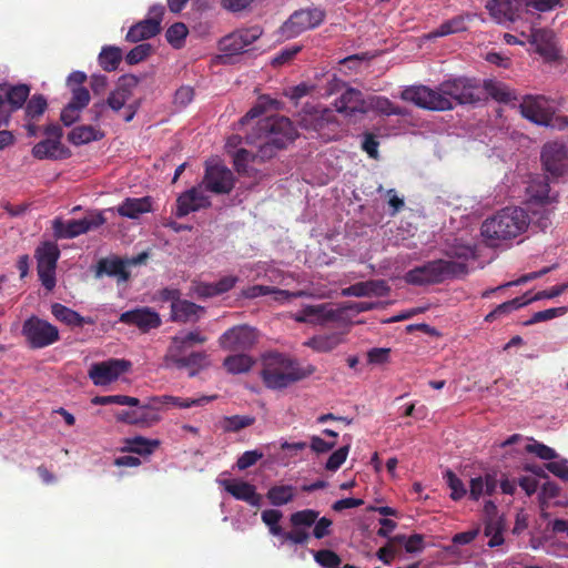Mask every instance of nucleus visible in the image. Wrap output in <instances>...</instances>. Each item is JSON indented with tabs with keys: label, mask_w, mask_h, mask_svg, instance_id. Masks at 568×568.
<instances>
[{
	"label": "nucleus",
	"mask_w": 568,
	"mask_h": 568,
	"mask_svg": "<svg viewBox=\"0 0 568 568\" xmlns=\"http://www.w3.org/2000/svg\"><path fill=\"white\" fill-rule=\"evenodd\" d=\"M51 313L58 321L72 327H82L84 324L94 323L91 317H83L61 303H53L51 305Z\"/></svg>",
	"instance_id": "obj_30"
},
{
	"label": "nucleus",
	"mask_w": 568,
	"mask_h": 568,
	"mask_svg": "<svg viewBox=\"0 0 568 568\" xmlns=\"http://www.w3.org/2000/svg\"><path fill=\"white\" fill-rule=\"evenodd\" d=\"M210 205L211 201L202 189V185L194 186L178 197L175 214L178 217H183L191 212L209 207Z\"/></svg>",
	"instance_id": "obj_20"
},
{
	"label": "nucleus",
	"mask_w": 568,
	"mask_h": 568,
	"mask_svg": "<svg viewBox=\"0 0 568 568\" xmlns=\"http://www.w3.org/2000/svg\"><path fill=\"white\" fill-rule=\"evenodd\" d=\"M122 61V51L114 45H105L99 54V63L104 71L111 72L118 69Z\"/></svg>",
	"instance_id": "obj_41"
},
{
	"label": "nucleus",
	"mask_w": 568,
	"mask_h": 568,
	"mask_svg": "<svg viewBox=\"0 0 568 568\" xmlns=\"http://www.w3.org/2000/svg\"><path fill=\"white\" fill-rule=\"evenodd\" d=\"M263 457V453L257 449L244 452L236 462L240 470H245L255 465Z\"/></svg>",
	"instance_id": "obj_60"
},
{
	"label": "nucleus",
	"mask_w": 568,
	"mask_h": 568,
	"mask_svg": "<svg viewBox=\"0 0 568 568\" xmlns=\"http://www.w3.org/2000/svg\"><path fill=\"white\" fill-rule=\"evenodd\" d=\"M104 133L92 125H79L68 134V141L73 145H83L103 139Z\"/></svg>",
	"instance_id": "obj_33"
},
{
	"label": "nucleus",
	"mask_w": 568,
	"mask_h": 568,
	"mask_svg": "<svg viewBox=\"0 0 568 568\" xmlns=\"http://www.w3.org/2000/svg\"><path fill=\"white\" fill-rule=\"evenodd\" d=\"M38 275L45 290L52 291L55 286V268L60 251H37Z\"/></svg>",
	"instance_id": "obj_22"
},
{
	"label": "nucleus",
	"mask_w": 568,
	"mask_h": 568,
	"mask_svg": "<svg viewBox=\"0 0 568 568\" xmlns=\"http://www.w3.org/2000/svg\"><path fill=\"white\" fill-rule=\"evenodd\" d=\"M568 312L567 306H560V307H552L547 308L544 311L536 312L528 321H526L524 324L526 326L534 325L540 322L550 321L555 317H559L565 315Z\"/></svg>",
	"instance_id": "obj_51"
},
{
	"label": "nucleus",
	"mask_w": 568,
	"mask_h": 568,
	"mask_svg": "<svg viewBox=\"0 0 568 568\" xmlns=\"http://www.w3.org/2000/svg\"><path fill=\"white\" fill-rule=\"evenodd\" d=\"M325 17V12L320 8H306L293 12L290 18L280 28V33L284 39H293L306 30L318 27Z\"/></svg>",
	"instance_id": "obj_10"
},
{
	"label": "nucleus",
	"mask_w": 568,
	"mask_h": 568,
	"mask_svg": "<svg viewBox=\"0 0 568 568\" xmlns=\"http://www.w3.org/2000/svg\"><path fill=\"white\" fill-rule=\"evenodd\" d=\"M72 97L69 104L83 110L90 102V93L84 87H75L71 90Z\"/></svg>",
	"instance_id": "obj_62"
},
{
	"label": "nucleus",
	"mask_w": 568,
	"mask_h": 568,
	"mask_svg": "<svg viewBox=\"0 0 568 568\" xmlns=\"http://www.w3.org/2000/svg\"><path fill=\"white\" fill-rule=\"evenodd\" d=\"M467 273L468 266L465 261L439 258L409 270L405 273L404 280L409 285L424 286L439 284Z\"/></svg>",
	"instance_id": "obj_5"
},
{
	"label": "nucleus",
	"mask_w": 568,
	"mask_h": 568,
	"mask_svg": "<svg viewBox=\"0 0 568 568\" xmlns=\"http://www.w3.org/2000/svg\"><path fill=\"white\" fill-rule=\"evenodd\" d=\"M160 445L159 440H150L142 436H135L125 440L123 450L139 455H150Z\"/></svg>",
	"instance_id": "obj_42"
},
{
	"label": "nucleus",
	"mask_w": 568,
	"mask_h": 568,
	"mask_svg": "<svg viewBox=\"0 0 568 568\" xmlns=\"http://www.w3.org/2000/svg\"><path fill=\"white\" fill-rule=\"evenodd\" d=\"M343 310L333 308L329 303L307 305L296 315V321L323 325L342 318Z\"/></svg>",
	"instance_id": "obj_18"
},
{
	"label": "nucleus",
	"mask_w": 568,
	"mask_h": 568,
	"mask_svg": "<svg viewBox=\"0 0 568 568\" xmlns=\"http://www.w3.org/2000/svg\"><path fill=\"white\" fill-rule=\"evenodd\" d=\"M473 18L471 14H460L443 22L437 29L429 32L426 39L432 40L439 37H446L453 33L462 32L467 29V22Z\"/></svg>",
	"instance_id": "obj_31"
},
{
	"label": "nucleus",
	"mask_w": 568,
	"mask_h": 568,
	"mask_svg": "<svg viewBox=\"0 0 568 568\" xmlns=\"http://www.w3.org/2000/svg\"><path fill=\"white\" fill-rule=\"evenodd\" d=\"M234 175L224 165H207L202 184L206 191L215 194H229L234 187Z\"/></svg>",
	"instance_id": "obj_16"
},
{
	"label": "nucleus",
	"mask_w": 568,
	"mask_h": 568,
	"mask_svg": "<svg viewBox=\"0 0 568 568\" xmlns=\"http://www.w3.org/2000/svg\"><path fill=\"white\" fill-rule=\"evenodd\" d=\"M262 34L263 29L260 26L237 29L220 40V51L224 57L241 54L246 51V48L258 40Z\"/></svg>",
	"instance_id": "obj_12"
},
{
	"label": "nucleus",
	"mask_w": 568,
	"mask_h": 568,
	"mask_svg": "<svg viewBox=\"0 0 568 568\" xmlns=\"http://www.w3.org/2000/svg\"><path fill=\"white\" fill-rule=\"evenodd\" d=\"M182 353L176 348H169L164 356L165 366L178 369L186 368L190 377L196 376L200 371L209 366V358L205 352H192L187 356H183Z\"/></svg>",
	"instance_id": "obj_15"
},
{
	"label": "nucleus",
	"mask_w": 568,
	"mask_h": 568,
	"mask_svg": "<svg viewBox=\"0 0 568 568\" xmlns=\"http://www.w3.org/2000/svg\"><path fill=\"white\" fill-rule=\"evenodd\" d=\"M30 88L26 84L0 85V116H8L27 101Z\"/></svg>",
	"instance_id": "obj_19"
},
{
	"label": "nucleus",
	"mask_w": 568,
	"mask_h": 568,
	"mask_svg": "<svg viewBox=\"0 0 568 568\" xmlns=\"http://www.w3.org/2000/svg\"><path fill=\"white\" fill-rule=\"evenodd\" d=\"M32 155L38 160H64L71 156V151L57 139H44L32 148Z\"/></svg>",
	"instance_id": "obj_27"
},
{
	"label": "nucleus",
	"mask_w": 568,
	"mask_h": 568,
	"mask_svg": "<svg viewBox=\"0 0 568 568\" xmlns=\"http://www.w3.org/2000/svg\"><path fill=\"white\" fill-rule=\"evenodd\" d=\"M262 521L268 527L270 532L273 536L281 537L283 528L278 525V521L283 517L282 511L277 509H266L262 511Z\"/></svg>",
	"instance_id": "obj_50"
},
{
	"label": "nucleus",
	"mask_w": 568,
	"mask_h": 568,
	"mask_svg": "<svg viewBox=\"0 0 568 568\" xmlns=\"http://www.w3.org/2000/svg\"><path fill=\"white\" fill-rule=\"evenodd\" d=\"M120 322L128 325H134L143 332H148L151 328H156L161 325L160 315L149 307L126 311L121 314Z\"/></svg>",
	"instance_id": "obj_23"
},
{
	"label": "nucleus",
	"mask_w": 568,
	"mask_h": 568,
	"mask_svg": "<svg viewBox=\"0 0 568 568\" xmlns=\"http://www.w3.org/2000/svg\"><path fill=\"white\" fill-rule=\"evenodd\" d=\"M540 160L545 172L554 179L568 173V146L562 142H547L541 149Z\"/></svg>",
	"instance_id": "obj_11"
},
{
	"label": "nucleus",
	"mask_w": 568,
	"mask_h": 568,
	"mask_svg": "<svg viewBox=\"0 0 568 568\" xmlns=\"http://www.w3.org/2000/svg\"><path fill=\"white\" fill-rule=\"evenodd\" d=\"M521 36L527 38V41L535 47L536 52L541 57L546 59H554L557 57L552 31L531 28L529 34L521 32Z\"/></svg>",
	"instance_id": "obj_25"
},
{
	"label": "nucleus",
	"mask_w": 568,
	"mask_h": 568,
	"mask_svg": "<svg viewBox=\"0 0 568 568\" xmlns=\"http://www.w3.org/2000/svg\"><path fill=\"white\" fill-rule=\"evenodd\" d=\"M217 396H201L199 398H184L171 395L154 396L151 397V402L154 403L158 408L161 405H172L179 408H191L196 406H204L207 403L214 400Z\"/></svg>",
	"instance_id": "obj_29"
},
{
	"label": "nucleus",
	"mask_w": 568,
	"mask_h": 568,
	"mask_svg": "<svg viewBox=\"0 0 568 568\" xmlns=\"http://www.w3.org/2000/svg\"><path fill=\"white\" fill-rule=\"evenodd\" d=\"M253 364V358L246 354L230 355L223 362V366L231 374L246 373Z\"/></svg>",
	"instance_id": "obj_43"
},
{
	"label": "nucleus",
	"mask_w": 568,
	"mask_h": 568,
	"mask_svg": "<svg viewBox=\"0 0 568 568\" xmlns=\"http://www.w3.org/2000/svg\"><path fill=\"white\" fill-rule=\"evenodd\" d=\"M139 84V78L133 74H124L119 78L115 89L128 95L129 98L132 97L133 90Z\"/></svg>",
	"instance_id": "obj_61"
},
{
	"label": "nucleus",
	"mask_w": 568,
	"mask_h": 568,
	"mask_svg": "<svg viewBox=\"0 0 568 568\" xmlns=\"http://www.w3.org/2000/svg\"><path fill=\"white\" fill-rule=\"evenodd\" d=\"M320 513L314 509H303L293 513L290 516V523L293 528H308L312 527L317 520Z\"/></svg>",
	"instance_id": "obj_47"
},
{
	"label": "nucleus",
	"mask_w": 568,
	"mask_h": 568,
	"mask_svg": "<svg viewBox=\"0 0 568 568\" xmlns=\"http://www.w3.org/2000/svg\"><path fill=\"white\" fill-rule=\"evenodd\" d=\"M519 109L524 118L538 125L557 130L568 128V119L557 115L555 102L544 95H526Z\"/></svg>",
	"instance_id": "obj_6"
},
{
	"label": "nucleus",
	"mask_w": 568,
	"mask_h": 568,
	"mask_svg": "<svg viewBox=\"0 0 568 568\" xmlns=\"http://www.w3.org/2000/svg\"><path fill=\"white\" fill-rule=\"evenodd\" d=\"M521 0H491L486 8L497 23L508 24L521 18Z\"/></svg>",
	"instance_id": "obj_21"
},
{
	"label": "nucleus",
	"mask_w": 568,
	"mask_h": 568,
	"mask_svg": "<svg viewBox=\"0 0 568 568\" xmlns=\"http://www.w3.org/2000/svg\"><path fill=\"white\" fill-rule=\"evenodd\" d=\"M480 88L476 80L459 77L443 81L436 89L426 85L405 88L400 99L432 111H448L456 104H470L480 100Z\"/></svg>",
	"instance_id": "obj_1"
},
{
	"label": "nucleus",
	"mask_w": 568,
	"mask_h": 568,
	"mask_svg": "<svg viewBox=\"0 0 568 568\" xmlns=\"http://www.w3.org/2000/svg\"><path fill=\"white\" fill-rule=\"evenodd\" d=\"M105 213H114V209L109 207L103 211L91 210L82 219H78L79 229L82 234L98 230L106 223Z\"/></svg>",
	"instance_id": "obj_35"
},
{
	"label": "nucleus",
	"mask_w": 568,
	"mask_h": 568,
	"mask_svg": "<svg viewBox=\"0 0 568 568\" xmlns=\"http://www.w3.org/2000/svg\"><path fill=\"white\" fill-rule=\"evenodd\" d=\"M266 498L273 506H284L294 500L295 487H293L292 485L272 486L266 493Z\"/></svg>",
	"instance_id": "obj_38"
},
{
	"label": "nucleus",
	"mask_w": 568,
	"mask_h": 568,
	"mask_svg": "<svg viewBox=\"0 0 568 568\" xmlns=\"http://www.w3.org/2000/svg\"><path fill=\"white\" fill-rule=\"evenodd\" d=\"M222 485L235 499L245 501L253 507L261 505L262 496L256 491L254 485L236 479H225Z\"/></svg>",
	"instance_id": "obj_26"
},
{
	"label": "nucleus",
	"mask_w": 568,
	"mask_h": 568,
	"mask_svg": "<svg viewBox=\"0 0 568 568\" xmlns=\"http://www.w3.org/2000/svg\"><path fill=\"white\" fill-rule=\"evenodd\" d=\"M297 136V131L291 120L285 116H267L256 122L246 140L258 148L256 154L245 149H239L233 156V163L239 173H247L248 163L256 156L270 159L275 151L283 149Z\"/></svg>",
	"instance_id": "obj_2"
},
{
	"label": "nucleus",
	"mask_w": 568,
	"mask_h": 568,
	"mask_svg": "<svg viewBox=\"0 0 568 568\" xmlns=\"http://www.w3.org/2000/svg\"><path fill=\"white\" fill-rule=\"evenodd\" d=\"M315 561L324 568H338L342 562L341 557L333 550L321 549L314 552Z\"/></svg>",
	"instance_id": "obj_52"
},
{
	"label": "nucleus",
	"mask_w": 568,
	"mask_h": 568,
	"mask_svg": "<svg viewBox=\"0 0 568 568\" xmlns=\"http://www.w3.org/2000/svg\"><path fill=\"white\" fill-rule=\"evenodd\" d=\"M335 109L338 113L354 115L356 113H367V100L363 98L361 91L349 88L338 99H336Z\"/></svg>",
	"instance_id": "obj_24"
},
{
	"label": "nucleus",
	"mask_w": 568,
	"mask_h": 568,
	"mask_svg": "<svg viewBox=\"0 0 568 568\" xmlns=\"http://www.w3.org/2000/svg\"><path fill=\"white\" fill-rule=\"evenodd\" d=\"M526 450L528 453L535 454L540 459L548 460V462H552L554 459H556L558 457V454L554 448H551L542 443H538V442L528 444L526 446Z\"/></svg>",
	"instance_id": "obj_54"
},
{
	"label": "nucleus",
	"mask_w": 568,
	"mask_h": 568,
	"mask_svg": "<svg viewBox=\"0 0 568 568\" xmlns=\"http://www.w3.org/2000/svg\"><path fill=\"white\" fill-rule=\"evenodd\" d=\"M342 343V335L339 333H332L327 335H318L305 342V345L312 349L326 353L336 348Z\"/></svg>",
	"instance_id": "obj_40"
},
{
	"label": "nucleus",
	"mask_w": 568,
	"mask_h": 568,
	"mask_svg": "<svg viewBox=\"0 0 568 568\" xmlns=\"http://www.w3.org/2000/svg\"><path fill=\"white\" fill-rule=\"evenodd\" d=\"M114 212L128 219H138L141 214L152 210V202L149 196L145 197H128L119 206L113 207Z\"/></svg>",
	"instance_id": "obj_28"
},
{
	"label": "nucleus",
	"mask_w": 568,
	"mask_h": 568,
	"mask_svg": "<svg viewBox=\"0 0 568 568\" xmlns=\"http://www.w3.org/2000/svg\"><path fill=\"white\" fill-rule=\"evenodd\" d=\"M130 99L131 98H129L118 89H114L113 91H111L105 102H97L92 105L91 112L94 113V120L99 119L105 105H108L113 111L118 112L126 105V102Z\"/></svg>",
	"instance_id": "obj_37"
},
{
	"label": "nucleus",
	"mask_w": 568,
	"mask_h": 568,
	"mask_svg": "<svg viewBox=\"0 0 568 568\" xmlns=\"http://www.w3.org/2000/svg\"><path fill=\"white\" fill-rule=\"evenodd\" d=\"M21 333L32 349L48 347L60 339L58 327L36 315L23 322Z\"/></svg>",
	"instance_id": "obj_8"
},
{
	"label": "nucleus",
	"mask_w": 568,
	"mask_h": 568,
	"mask_svg": "<svg viewBox=\"0 0 568 568\" xmlns=\"http://www.w3.org/2000/svg\"><path fill=\"white\" fill-rule=\"evenodd\" d=\"M131 368V362L124 358H111L94 363L89 369V378L97 386H105L116 381Z\"/></svg>",
	"instance_id": "obj_13"
},
{
	"label": "nucleus",
	"mask_w": 568,
	"mask_h": 568,
	"mask_svg": "<svg viewBox=\"0 0 568 568\" xmlns=\"http://www.w3.org/2000/svg\"><path fill=\"white\" fill-rule=\"evenodd\" d=\"M206 339V336L202 335L197 331L187 332L186 334L174 336L170 348H176L179 352H183L184 348L195 344H204Z\"/></svg>",
	"instance_id": "obj_46"
},
{
	"label": "nucleus",
	"mask_w": 568,
	"mask_h": 568,
	"mask_svg": "<svg viewBox=\"0 0 568 568\" xmlns=\"http://www.w3.org/2000/svg\"><path fill=\"white\" fill-rule=\"evenodd\" d=\"M160 29L161 28H158V22H153L146 18L132 26L125 38L130 42H139L156 36Z\"/></svg>",
	"instance_id": "obj_34"
},
{
	"label": "nucleus",
	"mask_w": 568,
	"mask_h": 568,
	"mask_svg": "<svg viewBox=\"0 0 568 568\" xmlns=\"http://www.w3.org/2000/svg\"><path fill=\"white\" fill-rule=\"evenodd\" d=\"M199 312H203V307L186 300L171 305V317L174 322H194L199 318Z\"/></svg>",
	"instance_id": "obj_32"
},
{
	"label": "nucleus",
	"mask_w": 568,
	"mask_h": 568,
	"mask_svg": "<svg viewBox=\"0 0 568 568\" xmlns=\"http://www.w3.org/2000/svg\"><path fill=\"white\" fill-rule=\"evenodd\" d=\"M557 266H558V264L555 263V264H552L550 266H546V267L541 268L540 271L530 272L528 274H525V275L520 276L519 278H517L515 281H510V282H507L505 284H501L500 287H510V286H517V285L525 284L527 282H530L532 280H536V278H539V277L546 275L550 271L557 268Z\"/></svg>",
	"instance_id": "obj_58"
},
{
	"label": "nucleus",
	"mask_w": 568,
	"mask_h": 568,
	"mask_svg": "<svg viewBox=\"0 0 568 568\" xmlns=\"http://www.w3.org/2000/svg\"><path fill=\"white\" fill-rule=\"evenodd\" d=\"M545 468L554 476L558 477L565 483H568V460H552L545 464Z\"/></svg>",
	"instance_id": "obj_59"
},
{
	"label": "nucleus",
	"mask_w": 568,
	"mask_h": 568,
	"mask_svg": "<svg viewBox=\"0 0 568 568\" xmlns=\"http://www.w3.org/2000/svg\"><path fill=\"white\" fill-rule=\"evenodd\" d=\"M52 231L57 239H73L81 235L77 219L55 217L52 221Z\"/></svg>",
	"instance_id": "obj_39"
},
{
	"label": "nucleus",
	"mask_w": 568,
	"mask_h": 568,
	"mask_svg": "<svg viewBox=\"0 0 568 568\" xmlns=\"http://www.w3.org/2000/svg\"><path fill=\"white\" fill-rule=\"evenodd\" d=\"M254 423L255 418L248 415L225 416L222 420V428L225 433H237Z\"/></svg>",
	"instance_id": "obj_45"
},
{
	"label": "nucleus",
	"mask_w": 568,
	"mask_h": 568,
	"mask_svg": "<svg viewBox=\"0 0 568 568\" xmlns=\"http://www.w3.org/2000/svg\"><path fill=\"white\" fill-rule=\"evenodd\" d=\"M152 47L149 43H141L130 50L125 57V61L133 65L146 59L151 53Z\"/></svg>",
	"instance_id": "obj_56"
},
{
	"label": "nucleus",
	"mask_w": 568,
	"mask_h": 568,
	"mask_svg": "<svg viewBox=\"0 0 568 568\" xmlns=\"http://www.w3.org/2000/svg\"><path fill=\"white\" fill-rule=\"evenodd\" d=\"M349 452V445L336 449L327 459L325 468L329 471H336L346 460Z\"/></svg>",
	"instance_id": "obj_55"
},
{
	"label": "nucleus",
	"mask_w": 568,
	"mask_h": 568,
	"mask_svg": "<svg viewBox=\"0 0 568 568\" xmlns=\"http://www.w3.org/2000/svg\"><path fill=\"white\" fill-rule=\"evenodd\" d=\"M281 537L285 541H290L295 545H302L308 541L310 534L304 528H293L291 531H283Z\"/></svg>",
	"instance_id": "obj_64"
},
{
	"label": "nucleus",
	"mask_w": 568,
	"mask_h": 568,
	"mask_svg": "<svg viewBox=\"0 0 568 568\" xmlns=\"http://www.w3.org/2000/svg\"><path fill=\"white\" fill-rule=\"evenodd\" d=\"M526 205L532 215L540 214L539 226L545 230L549 225L548 205L557 201V194L550 192L549 183L546 176H536L531 179L526 187Z\"/></svg>",
	"instance_id": "obj_7"
},
{
	"label": "nucleus",
	"mask_w": 568,
	"mask_h": 568,
	"mask_svg": "<svg viewBox=\"0 0 568 568\" xmlns=\"http://www.w3.org/2000/svg\"><path fill=\"white\" fill-rule=\"evenodd\" d=\"M257 342L256 329L248 325H236L224 332L219 344L229 352H244L251 349Z\"/></svg>",
	"instance_id": "obj_14"
},
{
	"label": "nucleus",
	"mask_w": 568,
	"mask_h": 568,
	"mask_svg": "<svg viewBox=\"0 0 568 568\" xmlns=\"http://www.w3.org/2000/svg\"><path fill=\"white\" fill-rule=\"evenodd\" d=\"M444 479L452 490L450 498L453 500H460L467 494V489L460 478L450 469L444 473Z\"/></svg>",
	"instance_id": "obj_48"
},
{
	"label": "nucleus",
	"mask_w": 568,
	"mask_h": 568,
	"mask_svg": "<svg viewBox=\"0 0 568 568\" xmlns=\"http://www.w3.org/2000/svg\"><path fill=\"white\" fill-rule=\"evenodd\" d=\"M47 100L43 95H33L26 105V114L30 119H36L42 115L47 109Z\"/></svg>",
	"instance_id": "obj_53"
},
{
	"label": "nucleus",
	"mask_w": 568,
	"mask_h": 568,
	"mask_svg": "<svg viewBox=\"0 0 568 568\" xmlns=\"http://www.w3.org/2000/svg\"><path fill=\"white\" fill-rule=\"evenodd\" d=\"M532 219L521 207H505L484 221L481 235L488 240H510L524 233Z\"/></svg>",
	"instance_id": "obj_4"
},
{
	"label": "nucleus",
	"mask_w": 568,
	"mask_h": 568,
	"mask_svg": "<svg viewBox=\"0 0 568 568\" xmlns=\"http://www.w3.org/2000/svg\"><path fill=\"white\" fill-rule=\"evenodd\" d=\"M314 372L313 365L301 367L296 361L283 354L271 353L263 359L261 376L267 388L282 389L311 376Z\"/></svg>",
	"instance_id": "obj_3"
},
{
	"label": "nucleus",
	"mask_w": 568,
	"mask_h": 568,
	"mask_svg": "<svg viewBox=\"0 0 568 568\" xmlns=\"http://www.w3.org/2000/svg\"><path fill=\"white\" fill-rule=\"evenodd\" d=\"M368 111L374 110L385 115H407V111L395 105L388 98L373 95L367 100Z\"/></svg>",
	"instance_id": "obj_36"
},
{
	"label": "nucleus",
	"mask_w": 568,
	"mask_h": 568,
	"mask_svg": "<svg viewBox=\"0 0 568 568\" xmlns=\"http://www.w3.org/2000/svg\"><path fill=\"white\" fill-rule=\"evenodd\" d=\"M132 410H121L116 414V420L140 427H151L160 420L158 406L149 398L148 404L134 406Z\"/></svg>",
	"instance_id": "obj_17"
},
{
	"label": "nucleus",
	"mask_w": 568,
	"mask_h": 568,
	"mask_svg": "<svg viewBox=\"0 0 568 568\" xmlns=\"http://www.w3.org/2000/svg\"><path fill=\"white\" fill-rule=\"evenodd\" d=\"M529 304V301L523 297H515L510 301L504 302L496 306L490 313L485 316V322L491 323L495 320L511 313L513 311L519 310Z\"/></svg>",
	"instance_id": "obj_44"
},
{
	"label": "nucleus",
	"mask_w": 568,
	"mask_h": 568,
	"mask_svg": "<svg viewBox=\"0 0 568 568\" xmlns=\"http://www.w3.org/2000/svg\"><path fill=\"white\" fill-rule=\"evenodd\" d=\"M193 97H194L193 89L189 85H182L181 88H179L175 91L174 98H173V103L178 108H185L193 100Z\"/></svg>",
	"instance_id": "obj_63"
},
{
	"label": "nucleus",
	"mask_w": 568,
	"mask_h": 568,
	"mask_svg": "<svg viewBox=\"0 0 568 568\" xmlns=\"http://www.w3.org/2000/svg\"><path fill=\"white\" fill-rule=\"evenodd\" d=\"M189 33L186 26L182 22L172 24L165 33L166 41L175 49H180Z\"/></svg>",
	"instance_id": "obj_49"
},
{
	"label": "nucleus",
	"mask_w": 568,
	"mask_h": 568,
	"mask_svg": "<svg viewBox=\"0 0 568 568\" xmlns=\"http://www.w3.org/2000/svg\"><path fill=\"white\" fill-rule=\"evenodd\" d=\"M148 258L149 254L146 251H142L139 255L131 258H121L116 255L103 257L95 265V277L109 276L114 277L119 283L126 282L131 276L129 268L145 264Z\"/></svg>",
	"instance_id": "obj_9"
},
{
	"label": "nucleus",
	"mask_w": 568,
	"mask_h": 568,
	"mask_svg": "<svg viewBox=\"0 0 568 568\" xmlns=\"http://www.w3.org/2000/svg\"><path fill=\"white\" fill-rule=\"evenodd\" d=\"M523 6L525 7L526 12H529L531 9L546 12L555 9L560 6L561 0H521Z\"/></svg>",
	"instance_id": "obj_57"
}]
</instances>
